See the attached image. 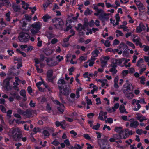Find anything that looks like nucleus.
<instances>
[{
  "label": "nucleus",
  "instance_id": "1",
  "mask_svg": "<svg viewBox=\"0 0 149 149\" xmlns=\"http://www.w3.org/2000/svg\"><path fill=\"white\" fill-rule=\"evenodd\" d=\"M8 134L12 137L14 140L19 141L22 137L21 130L18 127L13 128L10 129Z\"/></svg>",
  "mask_w": 149,
  "mask_h": 149
},
{
  "label": "nucleus",
  "instance_id": "2",
  "mask_svg": "<svg viewBox=\"0 0 149 149\" xmlns=\"http://www.w3.org/2000/svg\"><path fill=\"white\" fill-rule=\"evenodd\" d=\"M30 38V36L28 33L23 32L20 33L18 37V39L19 42L25 43L29 41Z\"/></svg>",
  "mask_w": 149,
  "mask_h": 149
},
{
  "label": "nucleus",
  "instance_id": "3",
  "mask_svg": "<svg viewBox=\"0 0 149 149\" xmlns=\"http://www.w3.org/2000/svg\"><path fill=\"white\" fill-rule=\"evenodd\" d=\"M110 15V13H106L103 10H101L99 14L98 18L102 22H104L107 21L109 18V16Z\"/></svg>",
  "mask_w": 149,
  "mask_h": 149
},
{
  "label": "nucleus",
  "instance_id": "4",
  "mask_svg": "<svg viewBox=\"0 0 149 149\" xmlns=\"http://www.w3.org/2000/svg\"><path fill=\"white\" fill-rule=\"evenodd\" d=\"M52 21L54 23V26L56 28H60L64 24L63 21L60 18H55L52 20Z\"/></svg>",
  "mask_w": 149,
  "mask_h": 149
},
{
  "label": "nucleus",
  "instance_id": "5",
  "mask_svg": "<svg viewBox=\"0 0 149 149\" xmlns=\"http://www.w3.org/2000/svg\"><path fill=\"white\" fill-rule=\"evenodd\" d=\"M134 87L131 84L125 83L123 86L122 90L124 93L132 91Z\"/></svg>",
  "mask_w": 149,
  "mask_h": 149
},
{
  "label": "nucleus",
  "instance_id": "6",
  "mask_svg": "<svg viewBox=\"0 0 149 149\" xmlns=\"http://www.w3.org/2000/svg\"><path fill=\"white\" fill-rule=\"evenodd\" d=\"M45 61L49 66L52 67L58 64L57 61H54L53 59L50 58H46Z\"/></svg>",
  "mask_w": 149,
  "mask_h": 149
},
{
  "label": "nucleus",
  "instance_id": "7",
  "mask_svg": "<svg viewBox=\"0 0 149 149\" xmlns=\"http://www.w3.org/2000/svg\"><path fill=\"white\" fill-rule=\"evenodd\" d=\"M54 103L57 105H59V107H57L58 110L61 112L63 113L64 112L65 107L63 104L61 103L59 101L57 100L54 101Z\"/></svg>",
  "mask_w": 149,
  "mask_h": 149
},
{
  "label": "nucleus",
  "instance_id": "8",
  "mask_svg": "<svg viewBox=\"0 0 149 149\" xmlns=\"http://www.w3.org/2000/svg\"><path fill=\"white\" fill-rule=\"evenodd\" d=\"M146 29V26L142 22H140L138 26L136 29V32L137 33H140L142 31L145 30Z\"/></svg>",
  "mask_w": 149,
  "mask_h": 149
},
{
  "label": "nucleus",
  "instance_id": "9",
  "mask_svg": "<svg viewBox=\"0 0 149 149\" xmlns=\"http://www.w3.org/2000/svg\"><path fill=\"white\" fill-rule=\"evenodd\" d=\"M136 118L137 120L140 122H142L147 120V118L146 117L143 116L141 114L138 113H136Z\"/></svg>",
  "mask_w": 149,
  "mask_h": 149
},
{
  "label": "nucleus",
  "instance_id": "10",
  "mask_svg": "<svg viewBox=\"0 0 149 149\" xmlns=\"http://www.w3.org/2000/svg\"><path fill=\"white\" fill-rule=\"evenodd\" d=\"M58 86L60 90L62 89L66 83L63 79H60L58 81Z\"/></svg>",
  "mask_w": 149,
  "mask_h": 149
},
{
  "label": "nucleus",
  "instance_id": "11",
  "mask_svg": "<svg viewBox=\"0 0 149 149\" xmlns=\"http://www.w3.org/2000/svg\"><path fill=\"white\" fill-rule=\"evenodd\" d=\"M134 2L138 6V8L140 11L144 10L145 9L144 6L140 1L135 0Z\"/></svg>",
  "mask_w": 149,
  "mask_h": 149
},
{
  "label": "nucleus",
  "instance_id": "12",
  "mask_svg": "<svg viewBox=\"0 0 149 149\" xmlns=\"http://www.w3.org/2000/svg\"><path fill=\"white\" fill-rule=\"evenodd\" d=\"M111 68L109 71L111 72L112 75H114L117 72V70L116 69L117 66L111 63L110 65Z\"/></svg>",
  "mask_w": 149,
  "mask_h": 149
},
{
  "label": "nucleus",
  "instance_id": "13",
  "mask_svg": "<svg viewBox=\"0 0 149 149\" xmlns=\"http://www.w3.org/2000/svg\"><path fill=\"white\" fill-rule=\"evenodd\" d=\"M129 121L131 122L130 124V127L136 128L138 126L139 123L137 121L134 120L133 119L130 120Z\"/></svg>",
  "mask_w": 149,
  "mask_h": 149
},
{
  "label": "nucleus",
  "instance_id": "14",
  "mask_svg": "<svg viewBox=\"0 0 149 149\" xmlns=\"http://www.w3.org/2000/svg\"><path fill=\"white\" fill-rule=\"evenodd\" d=\"M137 38L136 39L133 38L132 39V41L135 43V44L136 45H139L141 47H143V46H142V44L141 42V39L140 38L137 36Z\"/></svg>",
  "mask_w": 149,
  "mask_h": 149
},
{
  "label": "nucleus",
  "instance_id": "15",
  "mask_svg": "<svg viewBox=\"0 0 149 149\" xmlns=\"http://www.w3.org/2000/svg\"><path fill=\"white\" fill-rule=\"evenodd\" d=\"M107 112H103V111H101L99 113V116L98 118L101 120H104L103 116L105 119L107 118Z\"/></svg>",
  "mask_w": 149,
  "mask_h": 149
},
{
  "label": "nucleus",
  "instance_id": "16",
  "mask_svg": "<svg viewBox=\"0 0 149 149\" xmlns=\"http://www.w3.org/2000/svg\"><path fill=\"white\" fill-rule=\"evenodd\" d=\"M124 60V58L114 59L113 60L112 63L117 66V65L120 64Z\"/></svg>",
  "mask_w": 149,
  "mask_h": 149
},
{
  "label": "nucleus",
  "instance_id": "17",
  "mask_svg": "<svg viewBox=\"0 0 149 149\" xmlns=\"http://www.w3.org/2000/svg\"><path fill=\"white\" fill-rule=\"evenodd\" d=\"M31 26L32 28H34L35 29H37L39 31L41 27V24L40 22H38L32 24Z\"/></svg>",
  "mask_w": 149,
  "mask_h": 149
},
{
  "label": "nucleus",
  "instance_id": "18",
  "mask_svg": "<svg viewBox=\"0 0 149 149\" xmlns=\"http://www.w3.org/2000/svg\"><path fill=\"white\" fill-rule=\"evenodd\" d=\"M93 9L95 10L96 11V12L94 13V15L96 16H98L99 15V14L100 12V11L101 10H103V9H101L98 8V4H93Z\"/></svg>",
  "mask_w": 149,
  "mask_h": 149
},
{
  "label": "nucleus",
  "instance_id": "19",
  "mask_svg": "<svg viewBox=\"0 0 149 149\" xmlns=\"http://www.w3.org/2000/svg\"><path fill=\"white\" fill-rule=\"evenodd\" d=\"M60 92L65 95H68L70 92V91L69 89L67 87L64 88L63 90L62 89L60 90Z\"/></svg>",
  "mask_w": 149,
  "mask_h": 149
},
{
  "label": "nucleus",
  "instance_id": "20",
  "mask_svg": "<svg viewBox=\"0 0 149 149\" xmlns=\"http://www.w3.org/2000/svg\"><path fill=\"white\" fill-rule=\"evenodd\" d=\"M121 139H125L128 137V135L126 133H124L123 130L119 133Z\"/></svg>",
  "mask_w": 149,
  "mask_h": 149
},
{
  "label": "nucleus",
  "instance_id": "21",
  "mask_svg": "<svg viewBox=\"0 0 149 149\" xmlns=\"http://www.w3.org/2000/svg\"><path fill=\"white\" fill-rule=\"evenodd\" d=\"M124 94L125 97L129 99H131L134 97V95L133 94L132 91Z\"/></svg>",
  "mask_w": 149,
  "mask_h": 149
},
{
  "label": "nucleus",
  "instance_id": "22",
  "mask_svg": "<svg viewBox=\"0 0 149 149\" xmlns=\"http://www.w3.org/2000/svg\"><path fill=\"white\" fill-rule=\"evenodd\" d=\"M32 110L28 109L24 112L23 116L27 118L30 117L32 115Z\"/></svg>",
  "mask_w": 149,
  "mask_h": 149
},
{
  "label": "nucleus",
  "instance_id": "23",
  "mask_svg": "<svg viewBox=\"0 0 149 149\" xmlns=\"http://www.w3.org/2000/svg\"><path fill=\"white\" fill-rule=\"evenodd\" d=\"M20 95L23 97V100L25 101L27 100L26 95V91L24 90H22L20 92Z\"/></svg>",
  "mask_w": 149,
  "mask_h": 149
},
{
  "label": "nucleus",
  "instance_id": "24",
  "mask_svg": "<svg viewBox=\"0 0 149 149\" xmlns=\"http://www.w3.org/2000/svg\"><path fill=\"white\" fill-rule=\"evenodd\" d=\"M10 3L8 0H0V4L1 6L3 5H7Z\"/></svg>",
  "mask_w": 149,
  "mask_h": 149
},
{
  "label": "nucleus",
  "instance_id": "25",
  "mask_svg": "<svg viewBox=\"0 0 149 149\" xmlns=\"http://www.w3.org/2000/svg\"><path fill=\"white\" fill-rule=\"evenodd\" d=\"M51 18V17L47 14H46L42 17L43 21L46 22L48 20L50 19Z\"/></svg>",
  "mask_w": 149,
  "mask_h": 149
},
{
  "label": "nucleus",
  "instance_id": "26",
  "mask_svg": "<svg viewBox=\"0 0 149 149\" xmlns=\"http://www.w3.org/2000/svg\"><path fill=\"white\" fill-rule=\"evenodd\" d=\"M100 61L101 67L102 68L106 67L107 64V61H106L105 60H104L102 58L100 59Z\"/></svg>",
  "mask_w": 149,
  "mask_h": 149
},
{
  "label": "nucleus",
  "instance_id": "27",
  "mask_svg": "<svg viewBox=\"0 0 149 149\" xmlns=\"http://www.w3.org/2000/svg\"><path fill=\"white\" fill-rule=\"evenodd\" d=\"M101 83V86L102 87H104L105 85H106L107 87H108L109 86L107 80L106 79H103V81Z\"/></svg>",
  "mask_w": 149,
  "mask_h": 149
},
{
  "label": "nucleus",
  "instance_id": "28",
  "mask_svg": "<svg viewBox=\"0 0 149 149\" xmlns=\"http://www.w3.org/2000/svg\"><path fill=\"white\" fill-rule=\"evenodd\" d=\"M53 71L52 70H49L47 72V75L48 78H51L53 75Z\"/></svg>",
  "mask_w": 149,
  "mask_h": 149
},
{
  "label": "nucleus",
  "instance_id": "29",
  "mask_svg": "<svg viewBox=\"0 0 149 149\" xmlns=\"http://www.w3.org/2000/svg\"><path fill=\"white\" fill-rule=\"evenodd\" d=\"M115 32L116 33V36L117 37L120 36H123L124 35L123 33L120 30H116V31Z\"/></svg>",
  "mask_w": 149,
  "mask_h": 149
},
{
  "label": "nucleus",
  "instance_id": "30",
  "mask_svg": "<svg viewBox=\"0 0 149 149\" xmlns=\"http://www.w3.org/2000/svg\"><path fill=\"white\" fill-rule=\"evenodd\" d=\"M72 34L70 35L67 38H65L63 40V42L68 43V41L69 40V38L72 36H73L74 35V32L72 31Z\"/></svg>",
  "mask_w": 149,
  "mask_h": 149
},
{
  "label": "nucleus",
  "instance_id": "31",
  "mask_svg": "<svg viewBox=\"0 0 149 149\" xmlns=\"http://www.w3.org/2000/svg\"><path fill=\"white\" fill-rule=\"evenodd\" d=\"M20 23L22 26L21 29L23 30H24L27 24L24 21H20Z\"/></svg>",
  "mask_w": 149,
  "mask_h": 149
},
{
  "label": "nucleus",
  "instance_id": "32",
  "mask_svg": "<svg viewBox=\"0 0 149 149\" xmlns=\"http://www.w3.org/2000/svg\"><path fill=\"white\" fill-rule=\"evenodd\" d=\"M22 8L25 9H27L29 5L25 3V2L23 1H22Z\"/></svg>",
  "mask_w": 149,
  "mask_h": 149
},
{
  "label": "nucleus",
  "instance_id": "33",
  "mask_svg": "<svg viewBox=\"0 0 149 149\" xmlns=\"http://www.w3.org/2000/svg\"><path fill=\"white\" fill-rule=\"evenodd\" d=\"M123 130L122 127H116L114 129V131L120 133Z\"/></svg>",
  "mask_w": 149,
  "mask_h": 149
},
{
  "label": "nucleus",
  "instance_id": "34",
  "mask_svg": "<svg viewBox=\"0 0 149 149\" xmlns=\"http://www.w3.org/2000/svg\"><path fill=\"white\" fill-rule=\"evenodd\" d=\"M92 11L89 8H87L84 12V14L86 15H88L91 14Z\"/></svg>",
  "mask_w": 149,
  "mask_h": 149
},
{
  "label": "nucleus",
  "instance_id": "35",
  "mask_svg": "<svg viewBox=\"0 0 149 149\" xmlns=\"http://www.w3.org/2000/svg\"><path fill=\"white\" fill-rule=\"evenodd\" d=\"M46 36L49 39L54 37L55 36L54 34L51 33H47Z\"/></svg>",
  "mask_w": 149,
  "mask_h": 149
},
{
  "label": "nucleus",
  "instance_id": "36",
  "mask_svg": "<svg viewBox=\"0 0 149 149\" xmlns=\"http://www.w3.org/2000/svg\"><path fill=\"white\" fill-rule=\"evenodd\" d=\"M99 52L97 50H95L94 51H93L92 52V55L94 57H96L98 56V54L99 53Z\"/></svg>",
  "mask_w": 149,
  "mask_h": 149
},
{
  "label": "nucleus",
  "instance_id": "37",
  "mask_svg": "<svg viewBox=\"0 0 149 149\" xmlns=\"http://www.w3.org/2000/svg\"><path fill=\"white\" fill-rule=\"evenodd\" d=\"M39 30L37 29H35L34 28H32L31 29V31L32 34L34 35L36 33H38L39 31Z\"/></svg>",
  "mask_w": 149,
  "mask_h": 149
},
{
  "label": "nucleus",
  "instance_id": "38",
  "mask_svg": "<svg viewBox=\"0 0 149 149\" xmlns=\"http://www.w3.org/2000/svg\"><path fill=\"white\" fill-rule=\"evenodd\" d=\"M113 137L115 138L116 140H120V136L119 133L114 134L113 135Z\"/></svg>",
  "mask_w": 149,
  "mask_h": 149
},
{
  "label": "nucleus",
  "instance_id": "39",
  "mask_svg": "<svg viewBox=\"0 0 149 149\" xmlns=\"http://www.w3.org/2000/svg\"><path fill=\"white\" fill-rule=\"evenodd\" d=\"M42 133L46 137H48L50 135L49 132L46 130H44L42 132Z\"/></svg>",
  "mask_w": 149,
  "mask_h": 149
},
{
  "label": "nucleus",
  "instance_id": "40",
  "mask_svg": "<svg viewBox=\"0 0 149 149\" xmlns=\"http://www.w3.org/2000/svg\"><path fill=\"white\" fill-rule=\"evenodd\" d=\"M13 8L14 10L16 12L20 10V7L16 5H13Z\"/></svg>",
  "mask_w": 149,
  "mask_h": 149
},
{
  "label": "nucleus",
  "instance_id": "41",
  "mask_svg": "<svg viewBox=\"0 0 149 149\" xmlns=\"http://www.w3.org/2000/svg\"><path fill=\"white\" fill-rule=\"evenodd\" d=\"M11 14L10 12H9L6 14V20L8 21H9L10 20V15Z\"/></svg>",
  "mask_w": 149,
  "mask_h": 149
},
{
  "label": "nucleus",
  "instance_id": "42",
  "mask_svg": "<svg viewBox=\"0 0 149 149\" xmlns=\"http://www.w3.org/2000/svg\"><path fill=\"white\" fill-rule=\"evenodd\" d=\"M87 58V56H81L79 60L80 61V62L81 63L83 61H84L86 60Z\"/></svg>",
  "mask_w": 149,
  "mask_h": 149
},
{
  "label": "nucleus",
  "instance_id": "43",
  "mask_svg": "<svg viewBox=\"0 0 149 149\" xmlns=\"http://www.w3.org/2000/svg\"><path fill=\"white\" fill-rule=\"evenodd\" d=\"M126 43L127 45L132 47L133 49H134L135 48V46L132 43L130 42L129 41H126Z\"/></svg>",
  "mask_w": 149,
  "mask_h": 149
},
{
  "label": "nucleus",
  "instance_id": "44",
  "mask_svg": "<svg viewBox=\"0 0 149 149\" xmlns=\"http://www.w3.org/2000/svg\"><path fill=\"white\" fill-rule=\"evenodd\" d=\"M51 143L55 146H57L60 144V142L56 139L54 140Z\"/></svg>",
  "mask_w": 149,
  "mask_h": 149
},
{
  "label": "nucleus",
  "instance_id": "45",
  "mask_svg": "<svg viewBox=\"0 0 149 149\" xmlns=\"http://www.w3.org/2000/svg\"><path fill=\"white\" fill-rule=\"evenodd\" d=\"M119 109L120 112L121 113L124 112L126 110V109H125L124 106L123 105H121L120 106Z\"/></svg>",
  "mask_w": 149,
  "mask_h": 149
},
{
  "label": "nucleus",
  "instance_id": "46",
  "mask_svg": "<svg viewBox=\"0 0 149 149\" xmlns=\"http://www.w3.org/2000/svg\"><path fill=\"white\" fill-rule=\"evenodd\" d=\"M84 29V27L82 26L81 24H79L77 29L80 31H81L82 30Z\"/></svg>",
  "mask_w": 149,
  "mask_h": 149
},
{
  "label": "nucleus",
  "instance_id": "47",
  "mask_svg": "<svg viewBox=\"0 0 149 149\" xmlns=\"http://www.w3.org/2000/svg\"><path fill=\"white\" fill-rule=\"evenodd\" d=\"M119 106V104L118 103H116L113 107H112V109H113V111H115L117 109Z\"/></svg>",
  "mask_w": 149,
  "mask_h": 149
},
{
  "label": "nucleus",
  "instance_id": "48",
  "mask_svg": "<svg viewBox=\"0 0 149 149\" xmlns=\"http://www.w3.org/2000/svg\"><path fill=\"white\" fill-rule=\"evenodd\" d=\"M106 123H108L110 124H111L113 123V119L111 118H108L105 120Z\"/></svg>",
  "mask_w": 149,
  "mask_h": 149
},
{
  "label": "nucleus",
  "instance_id": "49",
  "mask_svg": "<svg viewBox=\"0 0 149 149\" xmlns=\"http://www.w3.org/2000/svg\"><path fill=\"white\" fill-rule=\"evenodd\" d=\"M100 124H99V123H97V125H93V126L92 127H91L92 129H94V130H97L99 127H100Z\"/></svg>",
  "mask_w": 149,
  "mask_h": 149
},
{
  "label": "nucleus",
  "instance_id": "50",
  "mask_svg": "<svg viewBox=\"0 0 149 149\" xmlns=\"http://www.w3.org/2000/svg\"><path fill=\"white\" fill-rule=\"evenodd\" d=\"M56 58L57 59L58 61H57L58 62H58L61 61L63 59V56H61L60 55H58L56 57Z\"/></svg>",
  "mask_w": 149,
  "mask_h": 149
},
{
  "label": "nucleus",
  "instance_id": "51",
  "mask_svg": "<svg viewBox=\"0 0 149 149\" xmlns=\"http://www.w3.org/2000/svg\"><path fill=\"white\" fill-rule=\"evenodd\" d=\"M104 45L107 47H110L111 45L110 41L108 40H106L104 43Z\"/></svg>",
  "mask_w": 149,
  "mask_h": 149
},
{
  "label": "nucleus",
  "instance_id": "52",
  "mask_svg": "<svg viewBox=\"0 0 149 149\" xmlns=\"http://www.w3.org/2000/svg\"><path fill=\"white\" fill-rule=\"evenodd\" d=\"M136 103L137 104L139 103H143L146 104L144 99H140L139 100H138L137 101Z\"/></svg>",
  "mask_w": 149,
  "mask_h": 149
},
{
  "label": "nucleus",
  "instance_id": "53",
  "mask_svg": "<svg viewBox=\"0 0 149 149\" xmlns=\"http://www.w3.org/2000/svg\"><path fill=\"white\" fill-rule=\"evenodd\" d=\"M36 67V69L37 71L39 73H41L43 72V70L42 69H40L39 68L38 65H35Z\"/></svg>",
  "mask_w": 149,
  "mask_h": 149
},
{
  "label": "nucleus",
  "instance_id": "54",
  "mask_svg": "<svg viewBox=\"0 0 149 149\" xmlns=\"http://www.w3.org/2000/svg\"><path fill=\"white\" fill-rule=\"evenodd\" d=\"M83 136L86 139L90 140L91 139V138L89 136L88 134H84Z\"/></svg>",
  "mask_w": 149,
  "mask_h": 149
},
{
  "label": "nucleus",
  "instance_id": "55",
  "mask_svg": "<svg viewBox=\"0 0 149 149\" xmlns=\"http://www.w3.org/2000/svg\"><path fill=\"white\" fill-rule=\"evenodd\" d=\"M143 59L142 58H140L137 61V66H139L140 65V64L143 63Z\"/></svg>",
  "mask_w": 149,
  "mask_h": 149
},
{
  "label": "nucleus",
  "instance_id": "56",
  "mask_svg": "<svg viewBox=\"0 0 149 149\" xmlns=\"http://www.w3.org/2000/svg\"><path fill=\"white\" fill-rule=\"evenodd\" d=\"M0 109L3 113L6 112V109L3 106L0 105Z\"/></svg>",
  "mask_w": 149,
  "mask_h": 149
},
{
  "label": "nucleus",
  "instance_id": "57",
  "mask_svg": "<svg viewBox=\"0 0 149 149\" xmlns=\"http://www.w3.org/2000/svg\"><path fill=\"white\" fill-rule=\"evenodd\" d=\"M52 53V50L50 49H48L46 51L45 53V54L47 55H48L51 54Z\"/></svg>",
  "mask_w": 149,
  "mask_h": 149
},
{
  "label": "nucleus",
  "instance_id": "58",
  "mask_svg": "<svg viewBox=\"0 0 149 149\" xmlns=\"http://www.w3.org/2000/svg\"><path fill=\"white\" fill-rule=\"evenodd\" d=\"M34 132V134H36L37 132L40 131V129L38 127H35L33 130Z\"/></svg>",
  "mask_w": 149,
  "mask_h": 149
},
{
  "label": "nucleus",
  "instance_id": "59",
  "mask_svg": "<svg viewBox=\"0 0 149 149\" xmlns=\"http://www.w3.org/2000/svg\"><path fill=\"white\" fill-rule=\"evenodd\" d=\"M25 19L28 21H30L31 19V16H29L27 14H26L25 15Z\"/></svg>",
  "mask_w": 149,
  "mask_h": 149
},
{
  "label": "nucleus",
  "instance_id": "60",
  "mask_svg": "<svg viewBox=\"0 0 149 149\" xmlns=\"http://www.w3.org/2000/svg\"><path fill=\"white\" fill-rule=\"evenodd\" d=\"M141 79L140 82L142 84H145V78L143 76H142L140 78Z\"/></svg>",
  "mask_w": 149,
  "mask_h": 149
},
{
  "label": "nucleus",
  "instance_id": "61",
  "mask_svg": "<svg viewBox=\"0 0 149 149\" xmlns=\"http://www.w3.org/2000/svg\"><path fill=\"white\" fill-rule=\"evenodd\" d=\"M58 42V40L55 38L53 39L51 41V42L52 44H54Z\"/></svg>",
  "mask_w": 149,
  "mask_h": 149
},
{
  "label": "nucleus",
  "instance_id": "62",
  "mask_svg": "<svg viewBox=\"0 0 149 149\" xmlns=\"http://www.w3.org/2000/svg\"><path fill=\"white\" fill-rule=\"evenodd\" d=\"M35 103H33L32 100H31L29 103V105L31 107H34L35 106Z\"/></svg>",
  "mask_w": 149,
  "mask_h": 149
},
{
  "label": "nucleus",
  "instance_id": "63",
  "mask_svg": "<svg viewBox=\"0 0 149 149\" xmlns=\"http://www.w3.org/2000/svg\"><path fill=\"white\" fill-rule=\"evenodd\" d=\"M127 17L129 19V23H134V20L132 19L130 15H128L127 16Z\"/></svg>",
  "mask_w": 149,
  "mask_h": 149
},
{
  "label": "nucleus",
  "instance_id": "64",
  "mask_svg": "<svg viewBox=\"0 0 149 149\" xmlns=\"http://www.w3.org/2000/svg\"><path fill=\"white\" fill-rule=\"evenodd\" d=\"M126 47V45L123 42L121 43L119 46V48L120 49L122 48L123 47Z\"/></svg>",
  "mask_w": 149,
  "mask_h": 149
}]
</instances>
